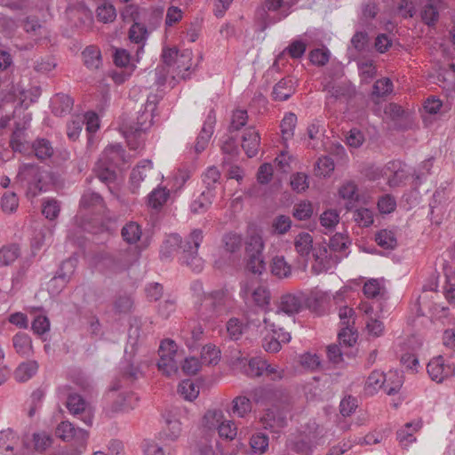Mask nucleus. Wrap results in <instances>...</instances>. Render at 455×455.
I'll return each mask as SVG.
<instances>
[{
  "label": "nucleus",
  "instance_id": "obj_44",
  "mask_svg": "<svg viewBox=\"0 0 455 455\" xmlns=\"http://www.w3.org/2000/svg\"><path fill=\"white\" fill-rule=\"evenodd\" d=\"M10 146L15 152L25 153L28 149V144L24 140V131L16 129L11 135Z\"/></svg>",
  "mask_w": 455,
  "mask_h": 455
},
{
  "label": "nucleus",
  "instance_id": "obj_32",
  "mask_svg": "<svg viewBox=\"0 0 455 455\" xmlns=\"http://www.w3.org/2000/svg\"><path fill=\"white\" fill-rule=\"evenodd\" d=\"M84 65L90 69H97L101 65L100 51L93 45L87 46L82 52Z\"/></svg>",
  "mask_w": 455,
  "mask_h": 455
},
{
  "label": "nucleus",
  "instance_id": "obj_57",
  "mask_svg": "<svg viewBox=\"0 0 455 455\" xmlns=\"http://www.w3.org/2000/svg\"><path fill=\"white\" fill-rule=\"evenodd\" d=\"M23 28L27 33L35 36H42L44 31V28L42 26L39 20L32 16L26 18L23 22Z\"/></svg>",
  "mask_w": 455,
  "mask_h": 455
},
{
  "label": "nucleus",
  "instance_id": "obj_1",
  "mask_svg": "<svg viewBox=\"0 0 455 455\" xmlns=\"http://www.w3.org/2000/svg\"><path fill=\"white\" fill-rule=\"evenodd\" d=\"M124 150L120 144L111 145L105 148L96 163L94 172L96 177L107 185L112 192L111 185L116 180L115 168L124 162Z\"/></svg>",
  "mask_w": 455,
  "mask_h": 455
},
{
  "label": "nucleus",
  "instance_id": "obj_30",
  "mask_svg": "<svg viewBox=\"0 0 455 455\" xmlns=\"http://www.w3.org/2000/svg\"><path fill=\"white\" fill-rule=\"evenodd\" d=\"M272 275L278 278H287L291 275V266L285 260L283 256H275L270 264Z\"/></svg>",
  "mask_w": 455,
  "mask_h": 455
},
{
  "label": "nucleus",
  "instance_id": "obj_60",
  "mask_svg": "<svg viewBox=\"0 0 455 455\" xmlns=\"http://www.w3.org/2000/svg\"><path fill=\"white\" fill-rule=\"evenodd\" d=\"M148 30L144 25L135 22L129 30V38L135 44H142L147 37Z\"/></svg>",
  "mask_w": 455,
  "mask_h": 455
},
{
  "label": "nucleus",
  "instance_id": "obj_19",
  "mask_svg": "<svg viewBox=\"0 0 455 455\" xmlns=\"http://www.w3.org/2000/svg\"><path fill=\"white\" fill-rule=\"evenodd\" d=\"M261 422L266 429L277 431L287 425V416L283 411L274 407L267 410Z\"/></svg>",
  "mask_w": 455,
  "mask_h": 455
},
{
  "label": "nucleus",
  "instance_id": "obj_34",
  "mask_svg": "<svg viewBox=\"0 0 455 455\" xmlns=\"http://www.w3.org/2000/svg\"><path fill=\"white\" fill-rule=\"evenodd\" d=\"M215 196L213 192L203 191L201 195L194 200L190 205L191 212L194 213H204L212 204V199Z\"/></svg>",
  "mask_w": 455,
  "mask_h": 455
},
{
  "label": "nucleus",
  "instance_id": "obj_58",
  "mask_svg": "<svg viewBox=\"0 0 455 455\" xmlns=\"http://www.w3.org/2000/svg\"><path fill=\"white\" fill-rule=\"evenodd\" d=\"M291 227V220L289 216L278 215L276 216L272 223V228L275 233L278 235L286 234Z\"/></svg>",
  "mask_w": 455,
  "mask_h": 455
},
{
  "label": "nucleus",
  "instance_id": "obj_42",
  "mask_svg": "<svg viewBox=\"0 0 455 455\" xmlns=\"http://www.w3.org/2000/svg\"><path fill=\"white\" fill-rule=\"evenodd\" d=\"M375 241L384 249H394L397 244L395 233L387 229L379 231L376 234Z\"/></svg>",
  "mask_w": 455,
  "mask_h": 455
},
{
  "label": "nucleus",
  "instance_id": "obj_16",
  "mask_svg": "<svg viewBox=\"0 0 455 455\" xmlns=\"http://www.w3.org/2000/svg\"><path fill=\"white\" fill-rule=\"evenodd\" d=\"M291 339V333L284 331L282 324L276 327V332H272L268 337L265 335L262 341V347L267 352L275 353L281 349V343H288Z\"/></svg>",
  "mask_w": 455,
  "mask_h": 455
},
{
  "label": "nucleus",
  "instance_id": "obj_3",
  "mask_svg": "<svg viewBox=\"0 0 455 455\" xmlns=\"http://www.w3.org/2000/svg\"><path fill=\"white\" fill-rule=\"evenodd\" d=\"M304 307V295L302 292L283 294L277 305V308L265 310L264 323L272 328L282 324L283 314L294 316Z\"/></svg>",
  "mask_w": 455,
  "mask_h": 455
},
{
  "label": "nucleus",
  "instance_id": "obj_7",
  "mask_svg": "<svg viewBox=\"0 0 455 455\" xmlns=\"http://www.w3.org/2000/svg\"><path fill=\"white\" fill-rule=\"evenodd\" d=\"M230 298L228 292L224 290L214 291L204 297L203 309L212 307V313L201 311V320L205 323L213 322L218 317L225 315L229 307Z\"/></svg>",
  "mask_w": 455,
  "mask_h": 455
},
{
  "label": "nucleus",
  "instance_id": "obj_43",
  "mask_svg": "<svg viewBox=\"0 0 455 455\" xmlns=\"http://www.w3.org/2000/svg\"><path fill=\"white\" fill-rule=\"evenodd\" d=\"M264 242L262 236L257 233L251 234L245 243V251L250 254H263Z\"/></svg>",
  "mask_w": 455,
  "mask_h": 455
},
{
  "label": "nucleus",
  "instance_id": "obj_15",
  "mask_svg": "<svg viewBox=\"0 0 455 455\" xmlns=\"http://www.w3.org/2000/svg\"><path fill=\"white\" fill-rule=\"evenodd\" d=\"M252 397L257 403L275 404L283 401L285 397V392L273 386H265L255 388L252 392Z\"/></svg>",
  "mask_w": 455,
  "mask_h": 455
},
{
  "label": "nucleus",
  "instance_id": "obj_41",
  "mask_svg": "<svg viewBox=\"0 0 455 455\" xmlns=\"http://www.w3.org/2000/svg\"><path fill=\"white\" fill-rule=\"evenodd\" d=\"M220 351L212 344H207L203 347L201 352L202 363L211 365L217 364L220 361Z\"/></svg>",
  "mask_w": 455,
  "mask_h": 455
},
{
  "label": "nucleus",
  "instance_id": "obj_35",
  "mask_svg": "<svg viewBox=\"0 0 455 455\" xmlns=\"http://www.w3.org/2000/svg\"><path fill=\"white\" fill-rule=\"evenodd\" d=\"M252 404L251 400L243 395L234 398L232 402V412L240 418H244L251 411Z\"/></svg>",
  "mask_w": 455,
  "mask_h": 455
},
{
  "label": "nucleus",
  "instance_id": "obj_51",
  "mask_svg": "<svg viewBox=\"0 0 455 455\" xmlns=\"http://www.w3.org/2000/svg\"><path fill=\"white\" fill-rule=\"evenodd\" d=\"M350 242L347 236L344 235L341 233H336L330 239L328 247L333 254H336V252L344 251L347 248V245Z\"/></svg>",
  "mask_w": 455,
  "mask_h": 455
},
{
  "label": "nucleus",
  "instance_id": "obj_9",
  "mask_svg": "<svg viewBox=\"0 0 455 455\" xmlns=\"http://www.w3.org/2000/svg\"><path fill=\"white\" fill-rule=\"evenodd\" d=\"M315 263L312 265V271L315 275L328 271L332 266L337 265L340 261V257L333 254L328 245L324 243L315 244L312 251Z\"/></svg>",
  "mask_w": 455,
  "mask_h": 455
},
{
  "label": "nucleus",
  "instance_id": "obj_18",
  "mask_svg": "<svg viewBox=\"0 0 455 455\" xmlns=\"http://www.w3.org/2000/svg\"><path fill=\"white\" fill-rule=\"evenodd\" d=\"M70 389L69 386L65 385L58 388V393L60 395H67L66 406L70 413L74 415L84 413L86 407L85 400L76 393H70Z\"/></svg>",
  "mask_w": 455,
  "mask_h": 455
},
{
  "label": "nucleus",
  "instance_id": "obj_47",
  "mask_svg": "<svg viewBox=\"0 0 455 455\" xmlns=\"http://www.w3.org/2000/svg\"><path fill=\"white\" fill-rule=\"evenodd\" d=\"M297 124V116L293 113H287L281 122V132L283 139L288 140L293 136Z\"/></svg>",
  "mask_w": 455,
  "mask_h": 455
},
{
  "label": "nucleus",
  "instance_id": "obj_14",
  "mask_svg": "<svg viewBox=\"0 0 455 455\" xmlns=\"http://www.w3.org/2000/svg\"><path fill=\"white\" fill-rule=\"evenodd\" d=\"M76 266V259H68L64 260L57 272L49 283L50 287L56 288L55 292H60L69 282Z\"/></svg>",
  "mask_w": 455,
  "mask_h": 455
},
{
  "label": "nucleus",
  "instance_id": "obj_63",
  "mask_svg": "<svg viewBox=\"0 0 455 455\" xmlns=\"http://www.w3.org/2000/svg\"><path fill=\"white\" fill-rule=\"evenodd\" d=\"M248 119L247 111L243 109H235L233 112L229 132L238 131L243 127Z\"/></svg>",
  "mask_w": 455,
  "mask_h": 455
},
{
  "label": "nucleus",
  "instance_id": "obj_40",
  "mask_svg": "<svg viewBox=\"0 0 455 455\" xmlns=\"http://www.w3.org/2000/svg\"><path fill=\"white\" fill-rule=\"evenodd\" d=\"M250 446L255 454L265 453L268 448V436L263 433L253 434L250 439Z\"/></svg>",
  "mask_w": 455,
  "mask_h": 455
},
{
  "label": "nucleus",
  "instance_id": "obj_59",
  "mask_svg": "<svg viewBox=\"0 0 455 455\" xmlns=\"http://www.w3.org/2000/svg\"><path fill=\"white\" fill-rule=\"evenodd\" d=\"M335 164L331 157L322 156L315 164L316 175L327 176L334 170Z\"/></svg>",
  "mask_w": 455,
  "mask_h": 455
},
{
  "label": "nucleus",
  "instance_id": "obj_26",
  "mask_svg": "<svg viewBox=\"0 0 455 455\" xmlns=\"http://www.w3.org/2000/svg\"><path fill=\"white\" fill-rule=\"evenodd\" d=\"M184 242L180 235L178 234H171L163 242L160 249V257L162 259H170L174 252H176L179 249L182 250V246Z\"/></svg>",
  "mask_w": 455,
  "mask_h": 455
},
{
  "label": "nucleus",
  "instance_id": "obj_64",
  "mask_svg": "<svg viewBox=\"0 0 455 455\" xmlns=\"http://www.w3.org/2000/svg\"><path fill=\"white\" fill-rule=\"evenodd\" d=\"M313 207L309 202H301L293 208V216L299 220H306L311 218Z\"/></svg>",
  "mask_w": 455,
  "mask_h": 455
},
{
  "label": "nucleus",
  "instance_id": "obj_39",
  "mask_svg": "<svg viewBox=\"0 0 455 455\" xmlns=\"http://www.w3.org/2000/svg\"><path fill=\"white\" fill-rule=\"evenodd\" d=\"M220 172L215 166L209 167L203 174V182L205 185L206 192H213L216 186L220 184Z\"/></svg>",
  "mask_w": 455,
  "mask_h": 455
},
{
  "label": "nucleus",
  "instance_id": "obj_62",
  "mask_svg": "<svg viewBox=\"0 0 455 455\" xmlns=\"http://www.w3.org/2000/svg\"><path fill=\"white\" fill-rule=\"evenodd\" d=\"M222 418L223 415L221 411L210 410L204 414L203 422L207 428L213 429L217 428L218 426L221 423Z\"/></svg>",
  "mask_w": 455,
  "mask_h": 455
},
{
  "label": "nucleus",
  "instance_id": "obj_5",
  "mask_svg": "<svg viewBox=\"0 0 455 455\" xmlns=\"http://www.w3.org/2000/svg\"><path fill=\"white\" fill-rule=\"evenodd\" d=\"M148 98L145 109L140 111L136 117V120H123L120 130L126 139L131 137H139L142 132H145L149 129L153 124V114L152 112L156 108V96Z\"/></svg>",
  "mask_w": 455,
  "mask_h": 455
},
{
  "label": "nucleus",
  "instance_id": "obj_17",
  "mask_svg": "<svg viewBox=\"0 0 455 455\" xmlns=\"http://www.w3.org/2000/svg\"><path fill=\"white\" fill-rule=\"evenodd\" d=\"M215 121V112L213 109H212L209 112L201 129V132L196 138V142L195 145V150L196 153L203 152L208 146L209 140L213 133Z\"/></svg>",
  "mask_w": 455,
  "mask_h": 455
},
{
  "label": "nucleus",
  "instance_id": "obj_31",
  "mask_svg": "<svg viewBox=\"0 0 455 455\" xmlns=\"http://www.w3.org/2000/svg\"><path fill=\"white\" fill-rule=\"evenodd\" d=\"M38 364L36 361H28L20 363L14 371L15 379L19 382H26L37 371Z\"/></svg>",
  "mask_w": 455,
  "mask_h": 455
},
{
  "label": "nucleus",
  "instance_id": "obj_46",
  "mask_svg": "<svg viewBox=\"0 0 455 455\" xmlns=\"http://www.w3.org/2000/svg\"><path fill=\"white\" fill-rule=\"evenodd\" d=\"M103 204L102 196L93 191H85L80 200V206L84 209H91Z\"/></svg>",
  "mask_w": 455,
  "mask_h": 455
},
{
  "label": "nucleus",
  "instance_id": "obj_10",
  "mask_svg": "<svg viewBox=\"0 0 455 455\" xmlns=\"http://www.w3.org/2000/svg\"><path fill=\"white\" fill-rule=\"evenodd\" d=\"M427 371L433 381L442 383L455 375V363L447 361L444 355H440L429 361Z\"/></svg>",
  "mask_w": 455,
  "mask_h": 455
},
{
  "label": "nucleus",
  "instance_id": "obj_22",
  "mask_svg": "<svg viewBox=\"0 0 455 455\" xmlns=\"http://www.w3.org/2000/svg\"><path fill=\"white\" fill-rule=\"evenodd\" d=\"M165 427L160 433L161 438L166 441H176L181 433V423L171 412L163 415Z\"/></svg>",
  "mask_w": 455,
  "mask_h": 455
},
{
  "label": "nucleus",
  "instance_id": "obj_12",
  "mask_svg": "<svg viewBox=\"0 0 455 455\" xmlns=\"http://www.w3.org/2000/svg\"><path fill=\"white\" fill-rule=\"evenodd\" d=\"M55 434L65 442L75 440L79 444H84L89 436L88 431L76 427L69 421H62L56 427Z\"/></svg>",
  "mask_w": 455,
  "mask_h": 455
},
{
  "label": "nucleus",
  "instance_id": "obj_23",
  "mask_svg": "<svg viewBox=\"0 0 455 455\" xmlns=\"http://www.w3.org/2000/svg\"><path fill=\"white\" fill-rule=\"evenodd\" d=\"M242 148L244 150L248 157L251 158L255 156L259 148L260 137L254 128L250 127L246 129L243 135Z\"/></svg>",
  "mask_w": 455,
  "mask_h": 455
},
{
  "label": "nucleus",
  "instance_id": "obj_54",
  "mask_svg": "<svg viewBox=\"0 0 455 455\" xmlns=\"http://www.w3.org/2000/svg\"><path fill=\"white\" fill-rule=\"evenodd\" d=\"M331 52L327 48H316L309 52V60L315 66H324L330 60Z\"/></svg>",
  "mask_w": 455,
  "mask_h": 455
},
{
  "label": "nucleus",
  "instance_id": "obj_55",
  "mask_svg": "<svg viewBox=\"0 0 455 455\" xmlns=\"http://www.w3.org/2000/svg\"><path fill=\"white\" fill-rule=\"evenodd\" d=\"M97 18L104 23L113 21L116 17L115 7L110 4H103L96 10Z\"/></svg>",
  "mask_w": 455,
  "mask_h": 455
},
{
  "label": "nucleus",
  "instance_id": "obj_6",
  "mask_svg": "<svg viewBox=\"0 0 455 455\" xmlns=\"http://www.w3.org/2000/svg\"><path fill=\"white\" fill-rule=\"evenodd\" d=\"M203 238V231L201 229H194L185 239L182 246V256L180 258L182 263L196 273L201 272L204 268V260L197 253Z\"/></svg>",
  "mask_w": 455,
  "mask_h": 455
},
{
  "label": "nucleus",
  "instance_id": "obj_20",
  "mask_svg": "<svg viewBox=\"0 0 455 455\" xmlns=\"http://www.w3.org/2000/svg\"><path fill=\"white\" fill-rule=\"evenodd\" d=\"M104 264L114 273L122 272L132 265L129 251H119L115 255L108 254L103 258Z\"/></svg>",
  "mask_w": 455,
  "mask_h": 455
},
{
  "label": "nucleus",
  "instance_id": "obj_11",
  "mask_svg": "<svg viewBox=\"0 0 455 455\" xmlns=\"http://www.w3.org/2000/svg\"><path fill=\"white\" fill-rule=\"evenodd\" d=\"M240 296L245 302L251 298L253 303L261 308L267 307L271 299L270 291L267 287L259 285L251 290L248 283L241 286Z\"/></svg>",
  "mask_w": 455,
  "mask_h": 455
},
{
  "label": "nucleus",
  "instance_id": "obj_49",
  "mask_svg": "<svg viewBox=\"0 0 455 455\" xmlns=\"http://www.w3.org/2000/svg\"><path fill=\"white\" fill-rule=\"evenodd\" d=\"M1 208L4 212L11 214L16 212L19 206V199L14 192H5L1 198Z\"/></svg>",
  "mask_w": 455,
  "mask_h": 455
},
{
  "label": "nucleus",
  "instance_id": "obj_4",
  "mask_svg": "<svg viewBox=\"0 0 455 455\" xmlns=\"http://www.w3.org/2000/svg\"><path fill=\"white\" fill-rule=\"evenodd\" d=\"M322 435L315 421H309L304 430L291 435L286 441V447L299 455H312Z\"/></svg>",
  "mask_w": 455,
  "mask_h": 455
},
{
  "label": "nucleus",
  "instance_id": "obj_50",
  "mask_svg": "<svg viewBox=\"0 0 455 455\" xmlns=\"http://www.w3.org/2000/svg\"><path fill=\"white\" fill-rule=\"evenodd\" d=\"M169 197V191L163 188L154 189L148 196V204L158 209L164 205Z\"/></svg>",
  "mask_w": 455,
  "mask_h": 455
},
{
  "label": "nucleus",
  "instance_id": "obj_56",
  "mask_svg": "<svg viewBox=\"0 0 455 455\" xmlns=\"http://www.w3.org/2000/svg\"><path fill=\"white\" fill-rule=\"evenodd\" d=\"M392 91H393V83L387 77L378 79L374 83L373 87H372V93L378 97L386 96V95L391 93Z\"/></svg>",
  "mask_w": 455,
  "mask_h": 455
},
{
  "label": "nucleus",
  "instance_id": "obj_45",
  "mask_svg": "<svg viewBox=\"0 0 455 455\" xmlns=\"http://www.w3.org/2000/svg\"><path fill=\"white\" fill-rule=\"evenodd\" d=\"M420 17L426 25L428 27L434 26L439 19V12L436 6L432 3L426 4L420 12Z\"/></svg>",
  "mask_w": 455,
  "mask_h": 455
},
{
  "label": "nucleus",
  "instance_id": "obj_48",
  "mask_svg": "<svg viewBox=\"0 0 455 455\" xmlns=\"http://www.w3.org/2000/svg\"><path fill=\"white\" fill-rule=\"evenodd\" d=\"M178 392L188 401H193L199 395V389L190 379H185L178 387Z\"/></svg>",
  "mask_w": 455,
  "mask_h": 455
},
{
  "label": "nucleus",
  "instance_id": "obj_25",
  "mask_svg": "<svg viewBox=\"0 0 455 455\" xmlns=\"http://www.w3.org/2000/svg\"><path fill=\"white\" fill-rule=\"evenodd\" d=\"M422 423L420 420L406 423L396 432V438L400 445L407 448L411 443L416 441L414 434L420 429Z\"/></svg>",
  "mask_w": 455,
  "mask_h": 455
},
{
  "label": "nucleus",
  "instance_id": "obj_27",
  "mask_svg": "<svg viewBox=\"0 0 455 455\" xmlns=\"http://www.w3.org/2000/svg\"><path fill=\"white\" fill-rule=\"evenodd\" d=\"M73 99L64 93H58L52 100V113L58 116L69 114L73 108Z\"/></svg>",
  "mask_w": 455,
  "mask_h": 455
},
{
  "label": "nucleus",
  "instance_id": "obj_28",
  "mask_svg": "<svg viewBox=\"0 0 455 455\" xmlns=\"http://www.w3.org/2000/svg\"><path fill=\"white\" fill-rule=\"evenodd\" d=\"M12 346L17 354L28 357L33 353V346L30 336L25 332H18L12 337Z\"/></svg>",
  "mask_w": 455,
  "mask_h": 455
},
{
  "label": "nucleus",
  "instance_id": "obj_13",
  "mask_svg": "<svg viewBox=\"0 0 455 455\" xmlns=\"http://www.w3.org/2000/svg\"><path fill=\"white\" fill-rule=\"evenodd\" d=\"M384 175L387 177L390 187H398L409 177L407 165L400 161L388 162L384 169Z\"/></svg>",
  "mask_w": 455,
  "mask_h": 455
},
{
  "label": "nucleus",
  "instance_id": "obj_33",
  "mask_svg": "<svg viewBox=\"0 0 455 455\" xmlns=\"http://www.w3.org/2000/svg\"><path fill=\"white\" fill-rule=\"evenodd\" d=\"M32 149L40 161L52 157L54 152L52 143L45 139L36 140L32 144Z\"/></svg>",
  "mask_w": 455,
  "mask_h": 455
},
{
  "label": "nucleus",
  "instance_id": "obj_21",
  "mask_svg": "<svg viewBox=\"0 0 455 455\" xmlns=\"http://www.w3.org/2000/svg\"><path fill=\"white\" fill-rule=\"evenodd\" d=\"M104 264L114 273L122 272L132 265L129 251H119L115 255L108 254L103 258Z\"/></svg>",
  "mask_w": 455,
  "mask_h": 455
},
{
  "label": "nucleus",
  "instance_id": "obj_53",
  "mask_svg": "<svg viewBox=\"0 0 455 455\" xmlns=\"http://www.w3.org/2000/svg\"><path fill=\"white\" fill-rule=\"evenodd\" d=\"M227 332L230 339L238 340L243 331V325L241 320L236 317L230 318L226 324Z\"/></svg>",
  "mask_w": 455,
  "mask_h": 455
},
{
  "label": "nucleus",
  "instance_id": "obj_38",
  "mask_svg": "<svg viewBox=\"0 0 455 455\" xmlns=\"http://www.w3.org/2000/svg\"><path fill=\"white\" fill-rule=\"evenodd\" d=\"M152 169V163L150 160H144L140 162L135 168L132 169L130 176V180L132 184L134 187H138L140 183L144 180L147 176V171H150Z\"/></svg>",
  "mask_w": 455,
  "mask_h": 455
},
{
  "label": "nucleus",
  "instance_id": "obj_24",
  "mask_svg": "<svg viewBox=\"0 0 455 455\" xmlns=\"http://www.w3.org/2000/svg\"><path fill=\"white\" fill-rule=\"evenodd\" d=\"M295 92V83L291 78L284 77L275 84L272 91V98L275 101L289 100Z\"/></svg>",
  "mask_w": 455,
  "mask_h": 455
},
{
  "label": "nucleus",
  "instance_id": "obj_29",
  "mask_svg": "<svg viewBox=\"0 0 455 455\" xmlns=\"http://www.w3.org/2000/svg\"><path fill=\"white\" fill-rule=\"evenodd\" d=\"M294 246L296 251L301 257H307L310 252H312L313 248V237L307 232L299 233L294 240Z\"/></svg>",
  "mask_w": 455,
  "mask_h": 455
},
{
  "label": "nucleus",
  "instance_id": "obj_8",
  "mask_svg": "<svg viewBox=\"0 0 455 455\" xmlns=\"http://www.w3.org/2000/svg\"><path fill=\"white\" fill-rule=\"evenodd\" d=\"M158 355L160 357L157 363L158 369L167 376L176 374L180 364L176 359L178 355L177 344L170 339L162 340Z\"/></svg>",
  "mask_w": 455,
  "mask_h": 455
},
{
  "label": "nucleus",
  "instance_id": "obj_61",
  "mask_svg": "<svg viewBox=\"0 0 455 455\" xmlns=\"http://www.w3.org/2000/svg\"><path fill=\"white\" fill-rule=\"evenodd\" d=\"M403 383V380L402 376L389 372L388 380L387 379V382L384 386V390L389 395H395L399 392Z\"/></svg>",
  "mask_w": 455,
  "mask_h": 455
},
{
  "label": "nucleus",
  "instance_id": "obj_52",
  "mask_svg": "<svg viewBox=\"0 0 455 455\" xmlns=\"http://www.w3.org/2000/svg\"><path fill=\"white\" fill-rule=\"evenodd\" d=\"M247 268L253 274L261 275L266 270L263 254L248 255Z\"/></svg>",
  "mask_w": 455,
  "mask_h": 455
},
{
  "label": "nucleus",
  "instance_id": "obj_2",
  "mask_svg": "<svg viewBox=\"0 0 455 455\" xmlns=\"http://www.w3.org/2000/svg\"><path fill=\"white\" fill-rule=\"evenodd\" d=\"M45 174L37 164H23L19 167L13 185L25 189L27 196L35 197L46 190Z\"/></svg>",
  "mask_w": 455,
  "mask_h": 455
},
{
  "label": "nucleus",
  "instance_id": "obj_36",
  "mask_svg": "<svg viewBox=\"0 0 455 455\" xmlns=\"http://www.w3.org/2000/svg\"><path fill=\"white\" fill-rule=\"evenodd\" d=\"M141 234L140 227L132 221L125 224L121 230L123 239L130 244L136 243L140 240Z\"/></svg>",
  "mask_w": 455,
  "mask_h": 455
},
{
  "label": "nucleus",
  "instance_id": "obj_37",
  "mask_svg": "<svg viewBox=\"0 0 455 455\" xmlns=\"http://www.w3.org/2000/svg\"><path fill=\"white\" fill-rule=\"evenodd\" d=\"M20 256V248L16 244L4 246L0 249V267L13 263Z\"/></svg>",
  "mask_w": 455,
  "mask_h": 455
}]
</instances>
